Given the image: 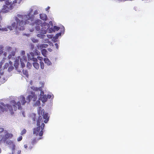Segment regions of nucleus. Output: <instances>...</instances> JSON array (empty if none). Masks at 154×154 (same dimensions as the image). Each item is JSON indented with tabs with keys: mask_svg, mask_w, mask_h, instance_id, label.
I'll return each mask as SVG.
<instances>
[{
	"mask_svg": "<svg viewBox=\"0 0 154 154\" xmlns=\"http://www.w3.org/2000/svg\"><path fill=\"white\" fill-rule=\"evenodd\" d=\"M40 68L42 69H43L44 68V63L42 61H40Z\"/></svg>",
	"mask_w": 154,
	"mask_h": 154,
	"instance_id": "nucleus-22",
	"label": "nucleus"
},
{
	"mask_svg": "<svg viewBox=\"0 0 154 154\" xmlns=\"http://www.w3.org/2000/svg\"><path fill=\"white\" fill-rule=\"evenodd\" d=\"M39 109L38 111V113L39 116L38 117L40 116L42 117V116L44 113V110L43 109L42 110V108L41 107H39Z\"/></svg>",
	"mask_w": 154,
	"mask_h": 154,
	"instance_id": "nucleus-15",
	"label": "nucleus"
},
{
	"mask_svg": "<svg viewBox=\"0 0 154 154\" xmlns=\"http://www.w3.org/2000/svg\"><path fill=\"white\" fill-rule=\"evenodd\" d=\"M11 49V47L10 46H7L6 47V50L8 51L9 52L10 51Z\"/></svg>",
	"mask_w": 154,
	"mask_h": 154,
	"instance_id": "nucleus-30",
	"label": "nucleus"
},
{
	"mask_svg": "<svg viewBox=\"0 0 154 154\" xmlns=\"http://www.w3.org/2000/svg\"><path fill=\"white\" fill-rule=\"evenodd\" d=\"M48 46V45L47 44H38L37 45V47L38 48L41 49L43 48H46Z\"/></svg>",
	"mask_w": 154,
	"mask_h": 154,
	"instance_id": "nucleus-8",
	"label": "nucleus"
},
{
	"mask_svg": "<svg viewBox=\"0 0 154 154\" xmlns=\"http://www.w3.org/2000/svg\"><path fill=\"white\" fill-rule=\"evenodd\" d=\"M55 46H56V47L57 48V49H58V45L57 43H55Z\"/></svg>",
	"mask_w": 154,
	"mask_h": 154,
	"instance_id": "nucleus-47",
	"label": "nucleus"
},
{
	"mask_svg": "<svg viewBox=\"0 0 154 154\" xmlns=\"http://www.w3.org/2000/svg\"><path fill=\"white\" fill-rule=\"evenodd\" d=\"M3 139V137L2 136L0 135V143L2 141V140ZM1 152V149L0 148V153Z\"/></svg>",
	"mask_w": 154,
	"mask_h": 154,
	"instance_id": "nucleus-36",
	"label": "nucleus"
},
{
	"mask_svg": "<svg viewBox=\"0 0 154 154\" xmlns=\"http://www.w3.org/2000/svg\"><path fill=\"white\" fill-rule=\"evenodd\" d=\"M24 148L26 149H27L28 148V146L27 145L25 144L24 145Z\"/></svg>",
	"mask_w": 154,
	"mask_h": 154,
	"instance_id": "nucleus-50",
	"label": "nucleus"
},
{
	"mask_svg": "<svg viewBox=\"0 0 154 154\" xmlns=\"http://www.w3.org/2000/svg\"><path fill=\"white\" fill-rule=\"evenodd\" d=\"M32 117L33 121L34 122V123H35L36 119V114H33L32 115Z\"/></svg>",
	"mask_w": 154,
	"mask_h": 154,
	"instance_id": "nucleus-24",
	"label": "nucleus"
},
{
	"mask_svg": "<svg viewBox=\"0 0 154 154\" xmlns=\"http://www.w3.org/2000/svg\"><path fill=\"white\" fill-rule=\"evenodd\" d=\"M35 55H40V52L37 50H35Z\"/></svg>",
	"mask_w": 154,
	"mask_h": 154,
	"instance_id": "nucleus-26",
	"label": "nucleus"
},
{
	"mask_svg": "<svg viewBox=\"0 0 154 154\" xmlns=\"http://www.w3.org/2000/svg\"><path fill=\"white\" fill-rule=\"evenodd\" d=\"M31 48H32V50H33V49L34 48V45H31Z\"/></svg>",
	"mask_w": 154,
	"mask_h": 154,
	"instance_id": "nucleus-52",
	"label": "nucleus"
},
{
	"mask_svg": "<svg viewBox=\"0 0 154 154\" xmlns=\"http://www.w3.org/2000/svg\"><path fill=\"white\" fill-rule=\"evenodd\" d=\"M61 35V33H57V34L55 36H56V38H57L59 37V35Z\"/></svg>",
	"mask_w": 154,
	"mask_h": 154,
	"instance_id": "nucleus-39",
	"label": "nucleus"
},
{
	"mask_svg": "<svg viewBox=\"0 0 154 154\" xmlns=\"http://www.w3.org/2000/svg\"><path fill=\"white\" fill-rule=\"evenodd\" d=\"M23 74L26 77H28V72L27 70H23Z\"/></svg>",
	"mask_w": 154,
	"mask_h": 154,
	"instance_id": "nucleus-21",
	"label": "nucleus"
},
{
	"mask_svg": "<svg viewBox=\"0 0 154 154\" xmlns=\"http://www.w3.org/2000/svg\"><path fill=\"white\" fill-rule=\"evenodd\" d=\"M35 54L32 52H30L29 54H27V57L29 61L32 60L34 62H37L36 58L34 57Z\"/></svg>",
	"mask_w": 154,
	"mask_h": 154,
	"instance_id": "nucleus-6",
	"label": "nucleus"
},
{
	"mask_svg": "<svg viewBox=\"0 0 154 154\" xmlns=\"http://www.w3.org/2000/svg\"><path fill=\"white\" fill-rule=\"evenodd\" d=\"M4 47L2 45H0V50H3Z\"/></svg>",
	"mask_w": 154,
	"mask_h": 154,
	"instance_id": "nucleus-41",
	"label": "nucleus"
},
{
	"mask_svg": "<svg viewBox=\"0 0 154 154\" xmlns=\"http://www.w3.org/2000/svg\"><path fill=\"white\" fill-rule=\"evenodd\" d=\"M15 145H13V146L12 148V150H13V151H12V154H14V151L15 150ZM21 151L20 150H18V152H17V154H20V153H21Z\"/></svg>",
	"mask_w": 154,
	"mask_h": 154,
	"instance_id": "nucleus-23",
	"label": "nucleus"
},
{
	"mask_svg": "<svg viewBox=\"0 0 154 154\" xmlns=\"http://www.w3.org/2000/svg\"><path fill=\"white\" fill-rule=\"evenodd\" d=\"M11 54L13 56H14L15 54V51H12Z\"/></svg>",
	"mask_w": 154,
	"mask_h": 154,
	"instance_id": "nucleus-34",
	"label": "nucleus"
},
{
	"mask_svg": "<svg viewBox=\"0 0 154 154\" xmlns=\"http://www.w3.org/2000/svg\"><path fill=\"white\" fill-rule=\"evenodd\" d=\"M4 131V129L3 128H0V132H2Z\"/></svg>",
	"mask_w": 154,
	"mask_h": 154,
	"instance_id": "nucleus-44",
	"label": "nucleus"
},
{
	"mask_svg": "<svg viewBox=\"0 0 154 154\" xmlns=\"http://www.w3.org/2000/svg\"><path fill=\"white\" fill-rule=\"evenodd\" d=\"M42 119V118L41 116L38 117L37 121V125L38 127L33 129V134H35L36 136L39 135L42 137L43 135V130L44 129L45 124L44 123H42L41 126L40 125V122Z\"/></svg>",
	"mask_w": 154,
	"mask_h": 154,
	"instance_id": "nucleus-3",
	"label": "nucleus"
},
{
	"mask_svg": "<svg viewBox=\"0 0 154 154\" xmlns=\"http://www.w3.org/2000/svg\"><path fill=\"white\" fill-rule=\"evenodd\" d=\"M39 91H41V93L40 94V96H42V95H44V92L43 91H42V90H39Z\"/></svg>",
	"mask_w": 154,
	"mask_h": 154,
	"instance_id": "nucleus-35",
	"label": "nucleus"
},
{
	"mask_svg": "<svg viewBox=\"0 0 154 154\" xmlns=\"http://www.w3.org/2000/svg\"><path fill=\"white\" fill-rule=\"evenodd\" d=\"M48 113H44V114L42 115L43 116V119H45L44 121V122L45 123H47L49 121V118L48 117Z\"/></svg>",
	"mask_w": 154,
	"mask_h": 154,
	"instance_id": "nucleus-10",
	"label": "nucleus"
},
{
	"mask_svg": "<svg viewBox=\"0 0 154 154\" xmlns=\"http://www.w3.org/2000/svg\"><path fill=\"white\" fill-rule=\"evenodd\" d=\"M44 86V85L43 84V86H42L41 87H40L39 88L37 87H35L34 86H32L31 87V89L32 90L35 91H37L39 90H42V87H43Z\"/></svg>",
	"mask_w": 154,
	"mask_h": 154,
	"instance_id": "nucleus-14",
	"label": "nucleus"
},
{
	"mask_svg": "<svg viewBox=\"0 0 154 154\" xmlns=\"http://www.w3.org/2000/svg\"><path fill=\"white\" fill-rule=\"evenodd\" d=\"M5 0H0V1H5Z\"/></svg>",
	"mask_w": 154,
	"mask_h": 154,
	"instance_id": "nucleus-55",
	"label": "nucleus"
},
{
	"mask_svg": "<svg viewBox=\"0 0 154 154\" xmlns=\"http://www.w3.org/2000/svg\"><path fill=\"white\" fill-rule=\"evenodd\" d=\"M42 55L44 57H47V51L45 49H43L41 51Z\"/></svg>",
	"mask_w": 154,
	"mask_h": 154,
	"instance_id": "nucleus-17",
	"label": "nucleus"
},
{
	"mask_svg": "<svg viewBox=\"0 0 154 154\" xmlns=\"http://www.w3.org/2000/svg\"><path fill=\"white\" fill-rule=\"evenodd\" d=\"M20 100L21 102L22 105H24L26 101L25 100V98L23 96H20Z\"/></svg>",
	"mask_w": 154,
	"mask_h": 154,
	"instance_id": "nucleus-9",
	"label": "nucleus"
},
{
	"mask_svg": "<svg viewBox=\"0 0 154 154\" xmlns=\"http://www.w3.org/2000/svg\"><path fill=\"white\" fill-rule=\"evenodd\" d=\"M39 99L41 100L43 102H45L47 100V97L46 95H42V96H40Z\"/></svg>",
	"mask_w": 154,
	"mask_h": 154,
	"instance_id": "nucleus-11",
	"label": "nucleus"
},
{
	"mask_svg": "<svg viewBox=\"0 0 154 154\" xmlns=\"http://www.w3.org/2000/svg\"><path fill=\"white\" fill-rule=\"evenodd\" d=\"M37 62H35L33 63L32 65L34 68L37 69H38L39 67V65Z\"/></svg>",
	"mask_w": 154,
	"mask_h": 154,
	"instance_id": "nucleus-16",
	"label": "nucleus"
},
{
	"mask_svg": "<svg viewBox=\"0 0 154 154\" xmlns=\"http://www.w3.org/2000/svg\"><path fill=\"white\" fill-rule=\"evenodd\" d=\"M60 29V28L59 27L56 26H54V30L58 31L59 29Z\"/></svg>",
	"mask_w": 154,
	"mask_h": 154,
	"instance_id": "nucleus-29",
	"label": "nucleus"
},
{
	"mask_svg": "<svg viewBox=\"0 0 154 154\" xmlns=\"http://www.w3.org/2000/svg\"><path fill=\"white\" fill-rule=\"evenodd\" d=\"M22 115H23V116H24V117L25 116L24 112H23L22 113Z\"/></svg>",
	"mask_w": 154,
	"mask_h": 154,
	"instance_id": "nucleus-53",
	"label": "nucleus"
},
{
	"mask_svg": "<svg viewBox=\"0 0 154 154\" xmlns=\"http://www.w3.org/2000/svg\"><path fill=\"white\" fill-rule=\"evenodd\" d=\"M48 38H52V36L51 35H49L48 36Z\"/></svg>",
	"mask_w": 154,
	"mask_h": 154,
	"instance_id": "nucleus-48",
	"label": "nucleus"
},
{
	"mask_svg": "<svg viewBox=\"0 0 154 154\" xmlns=\"http://www.w3.org/2000/svg\"><path fill=\"white\" fill-rule=\"evenodd\" d=\"M6 136H8V137H10V136L12 137L13 136V135L11 134H10L8 133L6 134Z\"/></svg>",
	"mask_w": 154,
	"mask_h": 154,
	"instance_id": "nucleus-38",
	"label": "nucleus"
},
{
	"mask_svg": "<svg viewBox=\"0 0 154 154\" xmlns=\"http://www.w3.org/2000/svg\"><path fill=\"white\" fill-rule=\"evenodd\" d=\"M26 132V131L25 129H23V130L21 131V135H23V134H25Z\"/></svg>",
	"mask_w": 154,
	"mask_h": 154,
	"instance_id": "nucleus-25",
	"label": "nucleus"
},
{
	"mask_svg": "<svg viewBox=\"0 0 154 154\" xmlns=\"http://www.w3.org/2000/svg\"><path fill=\"white\" fill-rule=\"evenodd\" d=\"M38 14V11H37V10H35L34 12V15H36L37 14Z\"/></svg>",
	"mask_w": 154,
	"mask_h": 154,
	"instance_id": "nucleus-40",
	"label": "nucleus"
},
{
	"mask_svg": "<svg viewBox=\"0 0 154 154\" xmlns=\"http://www.w3.org/2000/svg\"><path fill=\"white\" fill-rule=\"evenodd\" d=\"M41 26H36V29L37 31H39L40 30Z\"/></svg>",
	"mask_w": 154,
	"mask_h": 154,
	"instance_id": "nucleus-31",
	"label": "nucleus"
},
{
	"mask_svg": "<svg viewBox=\"0 0 154 154\" xmlns=\"http://www.w3.org/2000/svg\"><path fill=\"white\" fill-rule=\"evenodd\" d=\"M7 53L6 52H5L4 53V55L5 56V57H6V55H7Z\"/></svg>",
	"mask_w": 154,
	"mask_h": 154,
	"instance_id": "nucleus-54",
	"label": "nucleus"
},
{
	"mask_svg": "<svg viewBox=\"0 0 154 154\" xmlns=\"http://www.w3.org/2000/svg\"><path fill=\"white\" fill-rule=\"evenodd\" d=\"M12 56V55L11 54H9L8 57V59H11V58Z\"/></svg>",
	"mask_w": 154,
	"mask_h": 154,
	"instance_id": "nucleus-43",
	"label": "nucleus"
},
{
	"mask_svg": "<svg viewBox=\"0 0 154 154\" xmlns=\"http://www.w3.org/2000/svg\"><path fill=\"white\" fill-rule=\"evenodd\" d=\"M38 60H40V61H42L43 60V58L42 57H40V56H38L37 57V58Z\"/></svg>",
	"mask_w": 154,
	"mask_h": 154,
	"instance_id": "nucleus-32",
	"label": "nucleus"
},
{
	"mask_svg": "<svg viewBox=\"0 0 154 154\" xmlns=\"http://www.w3.org/2000/svg\"><path fill=\"white\" fill-rule=\"evenodd\" d=\"M25 51H21V55L24 56V55H25Z\"/></svg>",
	"mask_w": 154,
	"mask_h": 154,
	"instance_id": "nucleus-37",
	"label": "nucleus"
},
{
	"mask_svg": "<svg viewBox=\"0 0 154 154\" xmlns=\"http://www.w3.org/2000/svg\"><path fill=\"white\" fill-rule=\"evenodd\" d=\"M37 36L40 38H43L46 37V36L43 34H38L37 35Z\"/></svg>",
	"mask_w": 154,
	"mask_h": 154,
	"instance_id": "nucleus-20",
	"label": "nucleus"
},
{
	"mask_svg": "<svg viewBox=\"0 0 154 154\" xmlns=\"http://www.w3.org/2000/svg\"><path fill=\"white\" fill-rule=\"evenodd\" d=\"M41 26L42 27V28L40 31V32L44 34L46 33L47 29L45 25H44V24L43 23Z\"/></svg>",
	"mask_w": 154,
	"mask_h": 154,
	"instance_id": "nucleus-7",
	"label": "nucleus"
},
{
	"mask_svg": "<svg viewBox=\"0 0 154 154\" xmlns=\"http://www.w3.org/2000/svg\"><path fill=\"white\" fill-rule=\"evenodd\" d=\"M47 98H50L51 97V95H48V96H47Z\"/></svg>",
	"mask_w": 154,
	"mask_h": 154,
	"instance_id": "nucleus-51",
	"label": "nucleus"
},
{
	"mask_svg": "<svg viewBox=\"0 0 154 154\" xmlns=\"http://www.w3.org/2000/svg\"><path fill=\"white\" fill-rule=\"evenodd\" d=\"M32 41L34 43H37L38 42V40L37 39H35L34 38H32Z\"/></svg>",
	"mask_w": 154,
	"mask_h": 154,
	"instance_id": "nucleus-28",
	"label": "nucleus"
},
{
	"mask_svg": "<svg viewBox=\"0 0 154 154\" xmlns=\"http://www.w3.org/2000/svg\"><path fill=\"white\" fill-rule=\"evenodd\" d=\"M16 26V23L14 22L11 24V26H8L7 27L10 30H12V28H14Z\"/></svg>",
	"mask_w": 154,
	"mask_h": 154,
	"instance_id": "nucleus-19",
	"label": "nucleus"
},
{
	"mask_svg": "<svg viewBox=\"0 0 154 154\" xmlns=\"http://www.w3.org/2000/svg\"><path fill=\"white\" fill-rule=\"evenodd\" d=\"M1 30L3 31H7L8 30L6 28H2Z\"/></svg>",
	"mask_w": 154,
	"mask_h": 154,
	"instance_id": "nucleus-42",
	"label": "nucleus"
},
{
	"mask_svg": "<svg viewBox=\"0 0 154 154\" xmlns=\"http://www.w3.org/2000/svg\"><path fill=\"white\" fill-rule=\"evenodd\" d=\"M22 136H20L19 137H18L17 139V140L18 141H19L22 140Z\"/></svg>",
	"mask_w": 154,
	"mask_h": 154,
	"instance_id": "nucleus-33",
	"label": "nucleus"
},
{
	"mask_svg": "<svg viewBox=\"0 0 154 154\" xmlns=\"http://www.w3.org/2000/svg\"><path fill=\"white\" fill-rule=\"evenodd\" d=\"M11 105L9 104H5L3 102H1L0 104V113L3 112L5 111H7L8 109L11 111H16L18 109H22V107L20 101L16 103L14 100H12L10 102Z\"/></svg>",
	"mask_w": 154,
	"mask_h": 154,
	"instance_id": "nucleus-2",
	"label": "nucleus"
},
{
	"mask_svg": "<svg viewBox=\"0 0 154 154\" xmlns=\"http://www.w3.org/2000/svg\"><path fill=\"white\" fill-rule=\"evenodd\" d=\"M32 9H30L27 14L24 15H17V17H16L15 18L17 22L15 27L16 30H24V26L27 24L32 25L35 24L36 26H41L43 24L42 21L39 20H37L33 23L35 17L32 14Z\"/></svg>",
	"mask_w": 154,
	"mask_h": 154,
	"instance_id": "nucleus-1",
	"label": "nucleus"
},
{
	"mask_svg": "<svg viewBox=\"0 0 154 154\" xmlns=\"http://www.w3.org/2000/svg\"><path fill=\"white\" fill-rule=\"evenodd\" d=\"M37 99V96L33 91L31 92L30 95H29L26 98V100L28 103L32 100L35 101Z\"/></svg>",
	"mask_w": 154,
	"mask_h": 154,
	"instance_id": "nucleus-5",
	"label": "nucleus"
},
{
	"mask_svg": "<svg viewBox=\"0 0 154 154\" xmlns=\"http://www.w3.org/2000/svg\"><path fill=\"white\" fill-rule=\"evenodd\" d=\"M44 60L45 63L48 66H50L52 65V63L50 61L48 58H44Z\"/></svg>",
	"mask_w": 154,
	"mask_h": 154,
	"instance_id": "nucleus-12",
	"label": "nucleus"
},
{
	"mask_svg": "<svg viewBox=\"0 0 154 154\" xmlns=\"http://www.w3.org/2000/svg\"><path fill=\"white\" fill-rule=\"evenodd\" d=\"M3 53V50H0V54H2Z\"/></svg>",
	"mask_w": 154,
	"mask_h": 154,
	"instance_id": "nucleus-46",
	"label": "nucleus"
},
{
	"mask_svg": "<svg viewBox=\"0 0 154 154\" xmlns=\"http://www.w3.org/2000/svg\"><path fill=\"white\" fill-rule=\"evenodd\" d=\"M50 8V7L48 6L47 8H46V10L48 12L49 11L48 10Z\"/></svg>",
	"mask_w": 154,
	"mask_h": 154,
	"instance_id": "nucleus-45",
	"label": "nucleus"
},
{
	"mask_svg": "<svg viewBox=\"0 0 154 154\" xmlns=\"http://www.w3.org/2000/svg\"><path fill=\"white\" fill-rule=\"evenodd\" d=\"M42 138V137H40L38 138L37 139L36 138L34 139L32 141V145H34L37 142L38 140H39Z\"/></svg>",
	"mask_w": 154,
	"mask_h": 154,
	"instance_id": "nucleus-18",
	"label": "nucleus"
},
{
	"mask_svg": "<svg viewBox=\"0 0 154 154\" xmlns=\"http://www.w3.org/2000/svg\"><path fill=\"white\" fill-rule=\"evenodd\" d=\"M40 105V102L39 100L37 101L35 104V106H39Z\"/></svg>",
	"mask_w": 154,
	"mask_h": 154,
	"instance_id": "nucleus-27",
	"label": "nucleus"
},
{
	"mask_svg": "<svg viewBox=\"0 0 154 154\" xmlns=\"http://www.w3.org/2000/svg\"><path fill=\"white\" fill-rule=\"evenodd\" d=\"M21 65L23 67L25 66V65L24 63H21Z\"/></svg>",
	"mask_w": 154,
	"mask_h": 154,
	"instance_id": "nucleus-49",
	"label": "nucleus"
},
{
	"mask_svg": "<svg viewBox=\"0 0 154 154\" xmlns=\"http://www.w3.org/2000/svg\"><path fill=\"white\" fill-rule=\"evenodd\" d=\"M40 18L42 20L45 21L47 19V16L46 14H40Z\"/></svg>",
	"mask_w": 154,
	"mask_h": 154,
	"instance_id": "nucleus-13",
	"label": "nucleus"
},
{
	"mask_svg": "<svg viewBox=\"0 0 154 154\" xmlns=\"http://www.w3.org/2000/svg\"><path fill=\"white\" fill-rule=\"evenodd\" d=\"M17 0H6L5 2L6 4L8 6H9V8L7 6L4 5L3 8L2 10V11L3 13H7L9 11V9H12L13 5L17 3Z\"/></svg>",
	"mask_w": 154,
	"mask_h": 154,
	"instance_id": "nucleus-4",
	"label": "nucleus"
}]
</instances>
